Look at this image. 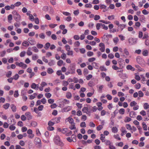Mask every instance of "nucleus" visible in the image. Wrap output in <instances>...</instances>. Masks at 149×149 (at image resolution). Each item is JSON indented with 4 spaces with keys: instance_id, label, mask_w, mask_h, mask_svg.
<instances>
[{
    "instance_id": "18",
    "label": "nucleus",
    "mask_w": 149,
    "mask_h": 149,
    "mask_svg": "<svg viewBox=\"0 0 149 149\" xmlns=\"http://www.w3.org/2000/svg\"><path fill=\"white\" fill-rule=\"evenodd\" d=\"M118 131V128L116 127H113L112 129V132L114 133H116Z\"/></svg>"
},
{
    "instance_id": "32",
    "label": "nucleus",
    "mask_w": 149,
    "mask_h": 149,
    "mask_svg": "<svg viewBox=\"0 0 149 149\" xmlns=\"http://www.w3.org/2000/svg\"><path fill=\"white\" fill-rule=\"evenodd\" d=\"M12 73V72L11 71H9L6 74V76L8 78L10 77Z\"/></svg>"
},
{
    "instance_id": "27",
    "label": "nucleus",
    "mask_w": 149,
    "mask_h": 149,
    "mask_svg": "<svg viewBox=\"0 0 149 149\" xmlns=\"http://www.w3.org/2000/svg\"><path fill=\"white\" fill-rule=\"evenodd\" d=\"M144 109H147L149 108V105L148 103H145L143 105Z\"/></svg>"
},
{
    "instance_id": "34",
    "label": "nucleus",
    "mask_w": 149,
    "mask_h": 149,
    "mask_svg": "<svg viewBox=\"0 0 149 149\" xmlns=\"http://www.w3.org/2000/svg\"><path fill=\"white\" fill-rule=\"evenodd\" d=\"M19 77V75L18 74H16L13 77V79H15V80H17L18 79Z\"/></svg>"
},
{
    "instance_id": "22",
    "label": "nucleus",
    "mask_w": 149,
    "mask_h": 149,
    "mask_svg": "<svg viewBox=\"0 0 149 149\" xmlns=\"http://www.w3.org/2000/svg\"><path fill=\"white\" fill-rule=\"evenodd\" d=\"M10 106V104L8 103H6L3 105V106L4 109H8Z\"/></svg>"
},
{
    "instance_id": "35",
    "label": "nucleus",
    "mask_w": 149,
    "mask_h": 149,
    "mask_svg": "<svg viewBox=\"0 0 149 149\" xmlns=\"http://www.w3.org/2000/svg\"><path fill=\"white\" fill-rule=\"evenodd\" d=\"M37 85L35 83H33L31 85V87L33 89H35L36 88Z\"/></svg>"
},
{
    "instance_id": "39",
    "label": "nucleus",
    "mask_w": 149,
    "mask_h": 149,
    "mask_svg": "<svg viewBox=\"0 0 149 149\" xmlns=\"http://www.w3.org/2000/svg\"><path fill=\"white\" fill-rule=\"evenodd\" d=\"M50 46V43L49 42H47L45 44V48L47 50L49 48Z\"/></svg>"
},
{
    "instance_id": "59",
    "label": "nucleus",
    "mask_w": 149,
    "mask_h": 149,
    "mask_svg": "<svg viewBox=\"0 0 149 149\" xmlns=\"http://www.w3.org/2000/svg\"><path fill=\"white\" fill-rule=\"evenodd\" d=\"M48 65L51 66L54 65V61L53 60H51L49 63Z\"/></svg>"
},
{
    "instance_id": "51",
    "label": "nucleus",
    "mask_w": 149,
    "mask_h": 149,
    "mask_svg": "<svg viewBox=\"0 0 149 149\" xmlns=\"http://www.w3.org/2000/svg\"><path fill=\"white\" fill-rule=\"evenodd\" d=\"M87 39H88L89 40H93L94 37L93 36H91V35H88L87 37Z\"/></svg>"
},
{
    "instance_id": "61",
    "label": "nucleus",
    "mask_w": 149,
    "mask_h": 149,
    "mask_svg": "<svg viewBox=\"0 0 149 149\" xmlns=\"http://www.w3.org/2000/svg\"><path fill=\"white\" fill-rule=\"evenodd\" d=\"M19 95V94L17 91H16L14 92V96L15 97H17Z\"/></svg>"
},
{
    "instance_id": "9",
    "label": "nucleus",
    "mask_w": 149,
    "mask_h": 149,
    "mask_svg": "<svg viewBox=\"0 0 149 149\" xmlns=\"http://www.w3.org/2000/svg\"><path fill=\"white\" fill-rule=\"evenodd\" d=\"M25 115L26 116L27 119L28 120L31 119L32 118V116L31 115V114L30 112H27L25 114Z\"/></svg>"
},
{
    "instance_id": "8",
    "label": "nucleus",
    "mask_w": 149,
    "mask_h": 149,
    "mask_svg": "<svg viewBox=\"0 0 149 149\" xmlns=\"http://www.w3.org/2000/svg\"><path fill=\"white\" fill-rule=\"evenodd\" d=\"M120 130L121 132V135L122 136L124 135L127 132L124 127H122L121 128Z\"/></svg>"
},
{
    "instance_id": "46",
    "label": "nucleus",
    "mask_w": 149,
    "mask_h": 149,
    "mask_svg": "<svg viewBox=\"0 0 149 149\" xmlns=\"http://www.w3.org/2000/svg\"><path fill=\"white\" fill-rule=\"evenodd\" d=\"M66 57V55L65 53H63L61 56V58L63 60L65 59Z\"/></svg>"
},
{
    "instance_id": "62",
    "label": "nucleus",
    "mask_w": 149,
    "mask_h": 149,
    "mask_svg": "<svg viewBox=\"0 0 149 149\" xmlns=\"http://www.w3.org/2000/svg\"><path fill=\"white\" fill-rule=\"evenodd\" d=\"M89 126L91 127H95V125L92 122H91L90 123Z\"/></svg>"
},
{
    "instance_id": "43",
    "label": "nucleus",
    "mask_w": 149,
    "mask_h": 149,
    "mask_svg": "<svg viewBox=\"0 0 149 149\" xmlns=\"http://www.w3.org/2000/svg\"><path fill=\"white\" fill-rule=\"evenodd\" d=\"M87 55L88 56H91L93 55V53L92 52L89 51L87 52Z\"/></svg>"
},
{
    "instance_id": "63",
    "label": "nucleus",
    "mask_w": 149,
    "mask_h": 149,
    "mask_svg": "<svg viewBox=\"0 0 149 149\" xmlns=\"http://www.w3.org/2000/svg\"><path fill=\"white\" fill-rule=\"evenodd\" d=\"M54 122H52L51 121H49L48 123V125L50 126H52L54 125Z\"/></svg>"
},
{
    "instance_id": "25",
    "label": "nucleus",
    "mask_w": 149,
    "mask_h": 149,
    "mask_svg": "<svg viewBox=\"0 0 149 149\" xmlns=\"http://www.w3.org/2000/svg\"><path fill=\"white\" fill-rule=\"evenodd\" d=\"M63 63V61L61 60H59L57 62V65L59 66H61Z\"/></svg>"
},
{
    "instance_id": "17",
    "label": "nucleus",
    "mask_w": 149,
    "mask_h": 149,
    "mask_svg": "<svg viewBox=\"0 0 149 149\" xmlns=\"http://www.w3.org/2000/svg\"><path fill=\"white\" fill-rule=\"evenodd\" d=\"M98 104L97 105L98 106L97 109L99 111L103 109V107L101 106L102 105V103H97Z\"/></svg>"
},
{
    "instance_id": "55",
    "label": "nucleus",
    "mask_w": 149,
    "mask_h": 149,
    "mask_svg": "<svg viewBox=\"0 0 149 149\" xmlns=\"http://www.w3.org/2000/svg\"><path fill=\"white\" fill-rule=\"evenodd\" d=\"M140 114L143 116H144L146 115V112L145 111L142 110L140 112Z\"/></svg>"
},
{
    "instance_id": "47",
    "label": "nucleus",
    "mask_w": 149,
    "mask_h": 149,
    "mask_svg": "<svg viewBox=\"0 0 149 149\" xmlns=\"http://www.w3.org/2000/svg\"><path fill=\"white\" fill-rule=\"evenodd\" d=\"M66 97L68 98H70L72 97V94L70 92L67 93L66 95Z\"/></svg>"
},
{
    "instance_id": "60",
    "label": "nucleus",
    "mask_w": 149,
    "mask_h": 149,
    "mask_svg": "<svg viewBox=\"0 0 149 149\" xmlns=\"http://www.w3.org/2000/svg\"><path fill=\"white\" fill-rule=\"evenodd\" d=\"M87 116L85 115H83L81 117V120L83 121H85L86 120Z\"/></svg>"
},
{
    "instance_id": "16",
    "label": "nucleus",
    "mask_w": 149,
    "mask_h": 149,
    "mask_svg": "<svg viewBox=\"0 0 149 149\" xmlns=\"http://www.w3.org/2000/svg\"><path fill=\"white\" fill-rule=\"evenodd\" d=\"M16 127L13 125H10L9 127V129L11 131H13L16 129Z\"/></svg>"
},
{
    "instance_id": "52",
    "label": "nucleus",
    "mask_w": 149,
    "mask_h": 149,
    "mask_svg": "<svg viewBox=\"0 0 149 149\" xmlns=\"http://www.w3.org/2000/svg\"><path fill=\"white\" fill-rule=\"evenodd\" d=\"M119 27L121 29V31H122L123 29L125 28V25L123 24H120V26H118V27L119 28Z\"/></svg>"
},
{
    "instance_id": "10",
    "label": "nucleus",
    "mask_w": 149,
    "mask_h": 149,
    "mask_svg": "<svg viewBox=\"0 0 149 149\" xmlns=\"http://www.w3.org/2000/svg\"><path fill=\"white\" fill-rule=\"evenodd\" d=\"M61 118L59 117L58 118H56L53 119V121L55 123H58L60 122V120Z\"/></svg>"
},
{
    "instance_id": "56",
    "label": "nucleus",
    "mask_w": 149,
    "mask_h": 149,
    "mask_svg": "<svg viewBox=\"0 0 149 149\" xmlns=\"http://www.w3.org/2000/svg\"><path fill=\"white\" fill-rule=\"evenodd\" d=\"M142 13L145 15H146L148 14L149 12L148 11H147L146 9H144L143 10Z\"/></svg>"
},
{
    "instance_id": "40",
    "label": "nucleus",
    "mask_w": 149,
    "mask_h": 149,
    "mask_svg": "<svg viewBox=\"0 0 149 149\" xmlns=\"http://www.w3.org/2000/svg\"><path fill=\"white\" fill-rule=\"evenodd\" d=\"M22 45L25 47L28 46L29 45V43L27 41H24L22 43Z\"/></svg>"
},
{
    "instance_id": "58",
    "label": "nucleus",
    "mask_w": 149,
    "mask_h": 149,
    "mask_svg": "<svg viewBox=\"0 0 149 149\" xmlns=\"http://www.w3.org/2000/svg\"><path fill=\"white\" fill-rule=\"evenodd\" d=\"M143 128L144 130H147V126L145 124H144V123H143Z\"/></svg>"
},
{
    "instance_id": "21",
    "label": "nucleus",
    "mask_w": 149,
    "mask_h": 149,
    "mask_svg": "<svg viewBox=\"0 0 149 149\" xmlns=\"http://www.w3.org/2000/svg\"><path fill=\"white\" fill-rule=\"evenodd\" d=\"M47 72L49 74H51L54 72V71L52 68H49L47 69Z\"/></svg>"
},
{
    "instance_id": "54",
    "label": "nucleus",
    "mask_w": 149,
    "mask_h": 149,
    "mask_svg": "<svg viewBox=\"0 0 149 149\" xmlns=\"http://www.w3.org/2000/svg\"><path fill=\"white\" fill-rule=\"evenodd\" d=\"M65 47L66 50L67 51H69L70 50V48L69 45H66L65 46Z\"/></svg>"
},
{
    "instance_id": "48",
    "label": "nucleus",
    "mask_w": 149,
    "mask_h": 149,
    "mask_svg": "<svg viewBox=\"0 0 149 149\" xmlns=\"http://www.w3.org/2000/svg\"><path fill=\"white\" fill-rule=\"evenodd\" d=\"M94 142L95 143V144L97 145H99L100 143V140L97 139H95V140Z\"/></svg>"
},
{
    "instance_id": "1",
    "label": "nucleus",
    "mask_w": 149,
    "mask_h": 149,
    "mask_svg": "<svg viewBox=\"0 0 149 149\" xmlns=\"http://www.w3.org/2000/svg\"><path fill=\"white\" fill-rule=\"evenodd\" d=\"M13 17L15 20L17 22H19L21 19L20 15L15 10H14L12 12Z\"/></svg>"
},
{
    "instance_id": "33",
    "label": "nucleus",
    "mask_w": 149,
    "mask_h": 149,
    "mask_svg": "<svg viewBox=\"0 0 149 149\" xmlns=\"http://www.w3.org/2000/svg\"><path fill=\"white\" fill-rule=\"evenodd\" d=\"M132 8H134V10L135 11H137L138 10V7L137 6H136L133 3H132Z\"/></svg>"
},
{
    "instance_id": "14",
    "label": "nucleus",
    "mask_w": 149,
    "mask_h": 149,
    "mask_svg": "<svg viewBox=\"0 0 149 149\" xmlns=\"http://www.w3.org/2000/svg\"><path fill=\"white\" fill-rule=\"evenodd\" d=\"M126 68L127 70H130L132 71H134L135 70V69L130 65H127L126 67Z\"/></svg>"
},
{
    "instance_id": "53",
    "label": "nucleus",
    "mask_w": 149,
    "mask_h": 149,
    "mask_svg": "<svg viewBox=\"0 0 149 149\" xmlns=\"http://www.w3.org/2000/svg\"><path fill=\"white\" fill-rule=\"evenodd\" d=\"M21 119L22 121H25L26 119V117L24 115H22L21 117Z\"/></svg>"
},
{
    "instance_id": "4",
    "label": "nucleus",
    "mask_w": 149,
    "mask_h": 149,
    "mask_svg": "<svg viewBox=\"0 0 149 149\" xmlns=\"http://www.w3.org/2000/svg\"><path fill=\"white\" fill-rule=\"evenodd\" d=\"M34 143L36 145H38L39 146H40L41 144L40 139L39 138H35L34 139Z\"/></svg>"
},
{
    "instance_id": "24",
    "label": "nucleus",
    "mask_w": 149,
    "mask_h": 149,
    "mask_svg": "<svg viewBox=\"0 0 149 149\" xmlns=\"http://www.w3.org/2000/svg\"><path fill=\"white\" fill-rule=\"evenodd\" d=\"M119 112L120 114H123L125 113V109H119Z\"/></svg>"
},
{
    "instance_id": "2",
    "label": "nucleus",
    "mask_w": 149,
    "mask_h": 149,
    "mask_svg": "<svg viewBox=\"0 0 149 149\" xmlns=\"http://www.w3.org/2000/svg\"><path fill=\"white\" fill-rule=\"evenodd\" d=\"M137 42V39L132 38H130L128 39V42L130 44L132 45L135 44Z\"/></svg>"
},
{
    "instance_id": "44",
    "label": "nucleus",
    "mask_w": 149,
    "mask_h": 149,
    "mask_svg": "<svg viewBox=\"0 0 149 149\" xmlns=\"http://www.w3.org/2000/svg\"><path fill=\"white\" fill-rule=\"evenodd\" d=\"M105 144L106 145H109V146L111 144V141L108 140H106L104 142Z\"/></svg>"
},
{
    "instance_id": "13",
    "label": "nucleus",
    "mask_w": 149,
    "mask_h": 149,
    "mask_svg": "<svg viewBox=\"0 0 149 149\" xmlns=\"http://www.w3.org/2000/svg\"><path fill=\"white\" fill-rule=\"evenodd\" d=\"M71 125L70 126L69 128L71 130H72L74 129H76V127L75 125V123H73L72 124H71Z\"/></svg>"
},
{
    "instance_id": "15",
    "label": "nucleus",
    "mask_w": 149,
    "mask_h": 149,
    "mask_svg": "<svg viewBox=\"0 0 149 149\" xmlns=\"http://www.w3.org/2000/svg\"><path fill=\"white\" fill-rule=\"evenodd\" d=\"M10 107L12 111L13 112H15L16 111V106L14 104H12L10 105Z\"/></svg>"
},
{
    "instance_id": "36",
    "label": "nucleus",
    "mask_w": 149,
    "mask_h": 149,
    "mask_svg": "<svg viewBox=\"0 0 149 149\" xmlns=\"http://www.w3.org/2000/svg\"><path fill=\"white\" fill-rule=\"evenodd\" d=\"M103 128V126L102 125H99L96 128L97 130V131H100Z\"/></svg>"
},
{
    "instance_id": "6",
    "label": "nucleus",
    "mask_w": 149,
    "mask_h": 149,
    "mask_svg": "<svg viewBox=\"0 0 149 149\" xmlns=\"http://www.w3.org/2000/svg\"><path fill=\"white\" fill-rule=\"evenodd\" d=\"M82 111L84 113H92V110H89L87 107H84L82 109Z\"/></svg>"
},
{
    "instance_id": "5",
    "label": "nucleus",
    "mask_w": 149,
    "mask_h": 149,
    "mask_svg": "<svg viewBox=\"0 0 149 149\" xmlns=\"http://www.w3.org/2000/svg\"><path fill=\"white\" fill-rule=\"evenodd\" d=\"M99 46L101 48H100V50L102 52H104L105 51V45L103 43H100Z\"/></svg>"
},
{
    "instance_id": "7",
    "label": "nucleus",
    "mask_w": 149,
    "mask_h": 149,
    "mask_svg": "<svg viewBox=\"0 0 149 149\" xmlns=\"http://www.w3.org/2000/svg\"><path fill=\"white\" fill-rule=\"evenodd\" d=\"M54 142L56 144L61 141L59 137L58 136H56L54 139Z\"/></svg>"
},
{
    "instance_id": "57",
    "label": "nucleus",
    "mask_w": 149,
    "mask_h": 149,
    "mask_svg": "<svg viewBox=\"0 0 149 149\" xmlns=\"http://www.w3.org/2000/svg\"><path fill=\"white\" fill-rule=\"evenodd\" d=\"M138 95L140 97H142L143 95V93L141 91H139Z\"/></svg>"
},
{
    "instance_id": "11",
    "label": "nucleus",
    "mask_w": 149,
    "mask_h": 149,
    "mask_svg": "<svg viewBox=\"0 0 149 149\" xmlns=\"http://www.w3.org/2000/svg\"><path fill=\"white\" fill-rule=\"evenodd\" d=\"M67 120H68L67 121H68L69 123L70 124L74 123V120L71 117H70L67 118V119L65 120L66 121Z\"/></svg>"
},
{
    "instance_id": "30",
    "label": "nucleus",
    "mask_w": 149,
    "mask_h": 149,
    "mask_svg": "<svg viewBox=\"0 0 149 149\" xmlns=\"http://www.w3.org/2000/svg\"><path fill=\"white\" fill-rule=\"evenodd\" d=\"M125 127L126 128L129 130H132V127H131V126L130 124H127L126 125Z\"/></svg>"
},
{
    "instance_id": "64",
    "label": "nucleus",
    "mask_w": 149,
    "mask_h": 149,
    "mask_svg": "<svg viewBox=\"0 0 149 149\" xmlns=\"http://www.w3.org/2000/svg\"><path fill=\"white\" fill-rule=\"evenodd\" d=\"M73 38L74 39L76 40H78L80 38L79 37L78 35H74Z\"/></svg>"
},
{
    "instance_id": "19",
    "label": "nucleus",
    "mask_w": 149,
    "mask_h": 149,
    "mask_svg": "<svg viewBox=\"0 0 149 149\" xmlns=\"http://www.w3.org/2000/svg\"><path fill=\"white\" fill-rule=\"evenodd\" d=\"M56 145L58 146H60L61 147H62L64 146V144L63 143V142L61 141H60L58 143H57Z\"/></svg>"
},
{
    "instance_id": "45",
    "label": "nucleus",
    "mask_w": 149,
    "mask_h": 149,
    "mask_svg": "<svg viewBox=\"0 0 149 149\" xmlns=\"http://www.w3.org/2000/svg\"><path fill=\"white\" fill-rule=\"evenodd\" d=\"M113 137L115 138L118 139L119 140H120L121 139L120 138L119 136V135L118 134L114 135Z\"/></svg>"
},
{
    "instance_id": "3",
    "label": "nucleus",
    "mask_w": 149,
    "mask_h": 149,
    "mask_svg": "<svg viewBox=\"0 0 149 149\" xmlns=\"http://www.w3.org/2000/svg\"><path fill=\"white\" fill-rule=\"evenodd\" d=\"M136 61L139 64L141 65L144 61V60L139 56H138L136 58Z\"/></svg>"
},
{
    "instance_id": "26",
    "label": "nucleus",
    "mask_w": 149,
    "mask_h": 149,
    "mask_svg": "<svg viewBox=\"0 0 149 149\" xmlns=\"http://www.w3.org/2000/svg\"><path fill=\"white\" fill-rule=\"evenodd\" d=\"M135 79L137 80V81H139L141 79V78L139 77V75H138L136 74H135Z\"/></svg>"
},
{
    "instance_id": "49",
    "label": "nucleus",
    "mask_w": 149,
    "mask_h": 149,
    "mask_svg": "<svg viewBox=\"0 0 149 149\" xmlns=\"http://www.w3.org/2000/svg\"><path fill=\"white\" fill-rule=\"evenodd\" d=\"M115 16L114 15H112L109 16L108 17V19L110 20L114 19Z\"/></svg>"
},
{
    "instance_id": "12",
    "label": "nucleus",
    "mask_w": 149,
    "mask_h": 149,
    "mask_svg": "<svg viewBox=\"0 0 149 149\" xmlns=\"http://www.w3.org/2000/svg\"><path fill=\"white\" fill-rule=\"evenodd\" d=\"M105 136H104V135L103 134H100V139L102 141V142H104L105 141Z\"/></svg>"
},
{
    "instance_id": "41",
    "label": "nucleus",
    "mask_w": 149,
    "mask_h": 149,
    "mask_svg": "<svg viewBox=\"0 0 149 149\" xmlns=\"http://www.w3.org/2000/svg\"><path fill=\"white\" fill-rule=\"evenodd\" d=\"M80 126L81 127H86V124L84 122H82L80 124Z\"/></svg>"
},
{
    "instance_id": "50",
    "label": "nucleus",
    "mask_w": 149,
    "mask_h": 149,
    "mask_svg": "<svg viewBox=\"0 0 149 149\" xmlns=\"http://www.w3.org/2000/svg\"><path fill=\"white\" fill-rule=\"evenodd\" d=\"M100 69L101 71H106L107 69H106L104 66H101L100 67Z\"/></svg>"
},
{
    "instance_id": "38",
    "label": "nucleus",
    "mask_w": 149,
    "mask_h": 149,
    "mask_svg": "<svg viewBox=\"0 0 149 149\" xmlns=\"http://www.w3.org/2000/svg\"><path fill=\"white\" fill-rule=\"evenodd\" d=\"M9 124L6 122H5L3 124V127L5 128H8L9 126Z\"/></svg>"
},
{
    "instance_id": "23",
    "label": "nucleus",
    "mask_w": 149,
    "mask_h": 149,
    "mask_svg": "<svg viewBox=\"0 0 149 149\" xmlns=\"http://www.w3.org/2000/svg\"><path fill=\"white\" fill-rule=\"evenodd\" d=\"M12 16L11 14H10L8 15V22L10 23H11V21L12 19Z\"/></svg>"
},
{
    "instance_id": "29",
    "label": "nucleus",
    "mask_w": 149,
    "mask_h": 149,
    "mask_svg": "<svg viewBox=\"0 0 149 149\" xmlns=\"http://www.w3.org/2000/svg\"><path fill=\"white\" fill-rule=\"evenodd\" d=\"M131 120V118L128 117H126L124 120V122L126 123L130 121Z\"/></svg>"
},
{
    "instance_id": "28",
    "label": "nucleus",
    "mask_w": 149,
    "mask_h": 149,
    "mask_svg": "<svg viewBox=\"0 0 149 149\" xmlns=\"http://www.w3.org/2000/svg\"><path fill=\"white\" fill-rule=\"evenodd\" d=\"M67 54L68 56H73V52L72 50H70L68 51H67Z\"/></svg>"
},
{
    "instance_id": "31",
    "label": "nucleus",
    "mask_w": 149,
    "mask_h": 149,
    "mask_svg": "<svg viewBox=\"0 0 149 149\" xmlns=\"http://www.w3.org/2000/svg\"><path fill=\"white\" fill-rule=\"evenodd\" d=\"M6 53V51L5 50L1 52L0 53V57H3L4 56Z\"/></svg>"
},
{
    "instance_id": "20",
    "label": "nucleus",
    "mask_w": 149,
    "mask_h": 149,
    "mask_svg": "<svg viewBox=\"0 0 149 149\" xmlns=\"http://www.w3.org/2000/svg\"><path fill=\"white\" fill-rule=\"evenodd\" d=\"M142 54L144 56H146L148 55V52L147 50H145L142 52Z\"/></svg>"
},
{
    "instance_id": "42",
    "label": "nucleus",
    "mask_w": 149,
    "mask_h": 149,
    "mask_svg": "<svg viewBox=\"0 0 149 149\" xmlns=\"http://www.w3.org/2000/svg\"><path fill=\"white\" fill-rule=\"evenodd\" d=\"M80 43L78 41H76L74 43V46L76 47H78L80 46Z\"/></svg>"
},
{
    "instance_id": "37",
    "label": "nucleus",
    "mask_w": 149,
    "mask_h": 149,
    "mask_svg": "<svg viewBox=\"0 0 149 149\" xmlns=\"http://www.w3.org/2000/svg\"><path fill=\"white\" fill-rule=\"evenodd\" d=\"M113 41L114 43L117 44L119 41V39L118 37H115L113 38Z\"/></svg>"
}]
</instances>
